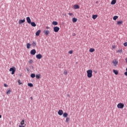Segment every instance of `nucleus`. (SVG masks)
<instances>
[{
    "label": "nucleus",
    "mask_w": 127,
    "mask_h": 127,
    "mask_svg": "<svg viewBox=\"0 0 127 127\" xmlns=\"http://www.w3.org/2000/svg\"><path fill=\"white\" fill-rule=\"evenodd\" d=\"M87 74L88 78H92L93 76V70L92 69H88L87 70Z\"/></svg>",
    "instance_id": "nucleus-1"
},
{
    "label": "nucleus",
    "mask_w": 127,
    "mask_h": 127,
    "mask_svg": "<svg viewBox=\"0 0 127 127\" xmlns=\"http://www.w3.org/2000/svg\"><path fill=\"white\" fill-rule=\"evenodd\" d=\"M112 64L113 66H114V67H117L118 64H119V62L117 61V60H114L112 61Z\"/></svg>",
    "instance_id": "nucleus-2"
},
{
    "label": "nucleus",
    "mask_w": 127,
    "mask_h": 127,
    "mask_svg": "<svg viewBox=\"0 0 127 127\" xmlns=\"http://www.w3.org/2000/svg\"><path fill=\"white\" fill-rule=\"evenodd\" d=\"M16 69L15 68V67H11L9 69V71L11 72L12 75H13V74H14V73L15 72Z\"/></svg>",
    "instance_id": "nucleus-3"
},
{
    "label": "nucleus",
    "mask_w": 127,
    "mask_h": 127,
    "mask_svg": "<svg viewBox=\"0 0 127 127\" xmlns=\"http://www.w3.org/2000/svg\"><path fill=\"white\" fill-rule=\"evenodd\" d=\"M125 107V104L123 103H119L117 105L118 109H123Z\"/></svg>",
    "instance_id": "nucleus-4"
},
{
    "label": "nucleus",
    "mask_w": 127,
    "mask_h": 127,
    "mask_svg": "<svg viewBox=\"0 0 127 127\" xmlns=\"http://www.w3.org/2000/svg\"><path fill=\"white\" fill-rule=\"evenodd\" d=\"M59 30H60V28H59V27H57V26L54 27V31L55 32H58Z\"/></svg>",
    "instance_id": "nucleus-5"
},
{
    "label": "nucleus",
    "mask_w": 127,
    "mask_h": 127,
    "mask_svg": "<svg viewBox=\"0 0 127 127\" xmlns=\"http://www.w3.org/2000/svg\"><path fill=\"white\" fill-rule=\"evenodd\" d=\"M30 53L31 55H35L36 54V50H35V49H33L31 51Z\"/></svg>",
    "instance_id": "nucleus-6"
},
{
    "label": "nucleus",
    "mask_w": 127,
    "mask_h": 127,
    "mask_svg": "<svg viewBox=\"0 0 127 127\" xmlns=\"http://www.w3.org/2000/svg\"><path fill=\"white\" fill-rule=\"evenodd\" d=\"M43 32L44 34L46 35V36H47L50 33V32L48 30H44Z\"/></svg>",
    "instance_id": "nucleus-7"
},
{
    "label": "nucleus",
    "mask_w": 127,
    "mask_h": 127,
    "mask_svg": "<svg viewBox=\"0 0 127 127\" xmlns=\"http://www.w3.org/2000/svg\"><path fill=\"white\" fill-rule=\"evenodd\" d=\"M26 20H27V23L29 24H30V23H31V19H30V17H26Z\"/></svg>",
    "instance_id": "nucleus-8"
},
{
    "label": "nucleus",
    "mask_w": 127,
    "mask_h": 127,
    "mask_svg": "<svg viewBox=\"0 0 127 127\" xmlns=\"http://www.w3.org/2000/svg\"><path fill=\"white\" fill-rule=\"evenodd\" d=\"M36 57L37 59H41V58H42V55H41L40 54H39L36 55Z\"/></svg>",
    "instance_id": "nucleus-9"
},
{
    "label": "nucleus",
    "mask_w": 127,
    "mask_h": 127,
    "mask_svg": "<svg viewBox=\"0 0 127 127\" xmlns=\"http://www.w3.org/2000/svg\"><path fill=\"white\" fill-rule=\"evenodd\" d=\"M73 7L74 9H78L80 8V6H79L78 4H75L73 5Z\"/></svg>",
    "instance_id": "nucleus-10"
},
{
    "label": "nucleus",
    "mask_w": 127,
    "mask_h": 127,
    "mask_svg": "<svg viewBox=\"0 0 127 127\" xmlns=\"http://www.w3.org/2000/svg\"><path fill=\"white\" fill-rule=\"evenodd\" d=\"M58 114V115H59V116H62V115H63V110H59Z\"/></svg>",
    "instance_id": "nucleus-11"
},
{
    "label": "nucleus",
    "mask_w": 127,
    "mask_h": 127,
    "mask_svg": "<svg viewBox=\"0 0 127 127\" xmlns=\"http://www.w3.org/2000/svg\"><path fill=\"white\" fill-rule=\"evenodd\" d=\"M25 22V19H24L23 20H19V24H21L22 23H24Z\"/></svg>",
    "instance_id": "nucleus-12"
},
{
    "label": "nucleus",
    "mask_w": 127,
    "mask_h": 127,
    "mask_svg": "<svg viewBox=\"0 0 127 127\" xmlns=\"http://www.w3.org/2000/svg\"><path fill=\"white\" fill-rule=\"evenodd\" d=\"M40 32H41V30H39L36 32V36H39V35L40 34Z\"/></svg>",
    "instance_id": "nucleus-13"
},
{
    "label": "nucleus",
    "mask_w": 127,
    "mask_h": 127,
    "mask_svg": "<svg viewBox=\"0 0 127 127\" xmlns=\"http://www.w3.org/2000/svg\"><path fill=\"white\" fill-rule=\"evenodd\" d=\"M30 24H31V25H32V26H33V27H35V26H36V24H35V22H31Z\"/></svg>",
    "instance_id": "nucleus-14"
},
{
    "label": "nucleus",
    "mask_w": 127,
    "mask_h": 127,
    "mask_svg": "<svg viewBox=\"0 0 127 127\" xmlns=\"http://www.w3.org/2000/svg\"><path fill=\"white\" fill-rule=\"evenodd\" d=\"M123 21H119L117 22V24L118 25H121V24H123Z\"/></svg>",
    "instance_id": "nucleus-15"
},
{
    "label": "nucleus",
    "mask_w": 127,
    "mask_h": 127,
    "mask_svg": "<svg viewBox=\"0 0 127 127\" xmlns=\"http://www.w3.org/2000/svg\"><path fill=\"white\" fill-rule=\"evenodd\" d=\"M117 2V0H113L111 2V4H116V3Z\"/></svg>",
    "instance_id": "nucleus-16"
},
{
    "label": "nucleus",
    "mask_w": 127,
    "mask_h": 127,
    "mask_svg": "<svg viewBox=\"0 0 127 127\" xmlns=\"http://www.w3.org/2000/svg\"><path fill=\"white\" fill-rule=\"evenodd\" d=\"M52 24H53V25H55H55H58V22H57V21H54L52 22Z\"/></svg>",
    "instance_id": "nucleus-17"
},
{
    "label": "nucleus",
    "mask_w": 127,
    "mask_h": 127,
    "mask_svg": "<svg viewBox=\"0 0 127 127\" xmlns=\"http://www.w3.org/2000/svg\"><path fill=\"white\" fill-rule=\"evenodd\" d=\"M64 118H67L68 117V114L67 113H64L63 114Z\"/></svg>",
    "instance_id": "nucleus-18"
},
{
    "label": "nucleus",
    "mask_w": 127,
    "mask_h": 127,
    "mask_svg": "<svg viewBox=\"0 0 127 127\" xmlns=\"http://www.w3.org/2000/svg\"><path fill=\"white\" fill-rule=\"evenodd\" d=\"M89 52H91V53L95 52V49H94V48H90L89 49Z\"/></svg>",
    "instance_id": "nucleus-19"
},
{
    "label": "nucleus",
    "mask_w": 127,
    "mask_h": 127,
    "mask_svg": "<svg viewBox=\"0 0 127 127\" xmlns=\"http://www.w3.org/2000/svg\"><path fill=\"white\" fill-rule=\"evenodd\" d=\"M98 17V15H92V18L93 19H96Z\"/></svg>",
    "instance_id": "nucleus-20"
},
{
    "label": "nucleus",
    "mask_w": 127,
    "mask_h": 127,
    "mask_svg": "<svg viewBox=\"0 0 127 127\" xmlns=\"http://www.w3.org/2000/svg\"><path fill=\"white\" fill-rule=\"evenodd\" d=\"M32 45L33 46V47H35V46H36V43H35L34 41H33L32 43Z\"/></svg>",
    "instance_id": "nucleus-21"
},
{
    "label": "nucleus",
    "mask_w": 127,
    "mask_h": 127,
    "mask_svg": "<svg viewBox=\"0 0 127 127\" xmlns=\"http://www.w3.org/2000/svg\"><path fill=\"white\" fill-rule=\"evenodd\" d=\"M113 72L115 74V75H118V74H119V71L115 69L113 70Z\"/></svg>",
    "instance_id": "nucleus-22"
},
{
    "label": "nucleus",
    "mask_w": 127,
    "mask_h": 127,
    "mask_svg": "<svg viewBox=\"0 0 127 127\" xmlns=\"http://www.w3.org/2000/svg\"><path fill=\"white\" fill-rule=\"evenodd\" d=\"M118 18H119V16H114L113 17L114 20H117V19H118Z\"/></svg>",
    "instance_id": "nucleus-23"
},
{
    "label": "nucleus",
    "mask_w": 127,
    "mask_h": 127,
    "mask_svg": "<svg viewBox=\"0 0 127 127\" xmlns=\"http://www.w3.org/2000/svg\"><path fill=\"white\" fill-rule=\"evenodd\" d=\"M77 20H78V19L76 18H72V22H76Z\"/></svg>",
    "instance_id": "nucleus-24"
},
{
    "label": "nucleus",
    "mask_w": 127,
    "mask_h": 127,
    "mask_svg": "<svg viewBox=\"0 0 127 127\" xmlns=\"http://www.w3.org/2000/svg\"><path fill=\"white\" fill-rule=\"evenodd\" d=\"M117 53H122L123 52L122 49H119L117 51Z\"/></svg>",
    "instance_id": "nucleus-25"
},
{
    "label": "nucleus",
    "mask_w": 127,
    "mask_h": 127,
    "mask_svg": "<svg viewBox=\"0 0 127 127\" xmlns=\"http://www.w3.org/2000/svg\"><path fill=\"white\" fill-rule=\"evenodd\" d=\"M40 74H36V78H37V79H40Z\"/></svg>",
    "instance_id": "nucleus-26"
},
{
    "label": "nucleus",
    "mask_w": 127,
    "mask_h": 127,
    "mask_svg": "<svg viewBox=\"0 0 127 127\" xmlns=\"http://www.w3.org/2000/svg\"><path fill=\"white\" fill-rule=\"evenodd\" d=\"M31 45H30V44L27 43V48L28 49H29V48H30Z\"/></svg>",
    "instance_id": "nucleus-27"
},
{
    "label": "nucleus",
    "mask_w": 127,
    "mask_h": 127,
    "mask_svg": "<svg viewBox=\"0 0 127 127\" xmlns=\"http://www.w3.org/2000/svg\"><path fill=\"white\" fill-rule=\"evenodd\" d=\"M31 78H35V74H34V73H32V74H31Z\"/></svg>",
    "instance_id": "nucleus-28"
},
{
    "label": "nucleus",
    "mask_w": 127,
    "mask_h": 127,
    "mask_svg": "<svg viewBox=\"0 0 127 127\" xmlns=\"http://www.w3.org/2000/svg\"><path fill=\"white\" fill-rule=\"evenodd\" d=\"M20 125H21V126H23V125H24V120H22L20 123Z\"/></svg>",
    "instance_id": "nucleus-29"
},
{
    "label": "nucleus",
    "mask_w": 127,
    "mask_h": 127,
    "mask_svg": "<svg viewBox=\"0 0 127 127\" xmlns=\"http://www.w3.org/2000/svg\"><path fill=\"white\" fill-rule=\"evenodd\" d=\"M28 86L29 87H33V84L32 83H28Z\"/></svg>",
    "instance_id": "nucleus-30"
},
{
    "label": "nucleus",
    "mask_w": 127,
    "mask_h": 127,
    "mask_svg": "<svg viewBox=\"0 0 127 127\" xmlns=\"http://www.w3.org/2000/svg\"><path fill=\"white\" fill-rule=\"evenodd\" d=\"M69 121H70V118H69L68 117L66 118V120H65L66 123H68V122H69Z\"/></svg>",
    "instance_id": "nucleus-31"
},
{
    "label": "nucleus",
    "mask_w": 127,
    "mask_h": 127,
    "mask_svg": "<svg viewBox=\"0 0 127 127\" xmlns=\"http://www.w3.org/2000/svg\"><path fill=\"white\" fill-rule=\"evenodd\" d=\"M29 64H32L33 63V61L32 60H31L29 61Z\"/></svg>",
    "instance_id": "nucleus-32"
},
{
    "label": "nucleus",
    "mask_w": 127,
    "mask_h": 127,
    "mask_svg": "<svg viewBox=\"0 0 127 127\" xmlns=\"http://www.w3.org/2000/svg\"><path fill=\"white\" fill-rule=\"evenodd\" d=\"M64 75H67V70H65L64 72Z\"/></svg>",
    "instance_id": "nucleus-33"
},
{
    "label": "nucleus",
    "mask_w": 127,
    "mask_h": 127,
    "mask_svg": "<svg viewBox=\"0 0 127 127\" xmlns=\"http://www.w3.org/2000/svg\"><path fill=\"white\" fill-rule=\"evenodd\" d=\"M18 83L19 85H21V84H22L21 81H20V80H18Z\"/></svg>",
    "instance_id": "nucleus-34"
},
{
    "label": "nucleus",
    "mask_w": 127,
    "mask_h": 127,
    "mask_svg": "<svg viewBox=\"0 0 127 127\" xmlns=\"http://www.w3.org/2000/svg\"><path fill=\"white\" fill-rule=\"evenodd\" d=\"M11 91H10V90H8L7 91V92H6V94H7V95H8V94H10V92H11Z\"/></svg>",
    "instance_id": "nucleus-35"
},
{
    "label": "nucleus",
    "mask_w": 127,
    "mask_h": 127,
    "mask_svg": "<svg viewBox=\"0 0 127 127\" xmlns=\"http://www.w3.org/2000/svg\"><path fill=\"white\" fill-rule=\"evenodd\" d=\"M69 54H72V53H73V51L70 50L68 52Z\"/></svg>",
    "instance_id": "nucleus-36"
},
{
    "label": "nucleus",
    "mask_w": 127,
    "mask_h": 127,
    "mask_svg": "<svg viewBox=\"0 0 127 127\" xmlns=\"http://www.w3.org/2000/svg\"><path fill=\"white\" fill-rule=\"evenodd\" d=\"M126 71H127L125 72V73H124V74H125V76H127V68H126Z\"/></svg>",
    "instance_id": "nucleus-37"
},
{
    "label": "nucleus",
    "mask_w": 127,
    "mask_h": 127,
    "mask_svg": "<svg viewBox=\"0 0 127 127\" xmlns=\"http://www.w3.org/2000/svg\"><path fill=\"white\" fill-rule=\"evenodd\" d=\"M68 15H70V16H71V15H73V13H68Z\"/></svg>",
    "instance_id": "nucleus-38"
},
{
    "label": "nucleus",
    "mask_w": 127,
    "mask_h": 127,
    "mask_svg": "<svg viewBox=\"0 0 127 127\" xmlns=\"http://www.w3.org/2000/svg\"><path fill=\"white\" fill-rule=\"evenodd\" d=\"M124 46H127V42L124 44Z\"/></svg>",
    "instance_id": "nucleus-39"
},
{
    "label": "nucleus",
    "mask_w": 127,
    "mask_h": 127,
    "mask_svg": "<svg viewBox=\"0 0 127 127\" xmlns=\"http://www.w3.org/2000/svg\"><path fill=\"white\" fill-rule=\"evenodd\" d=\"M112 48H113V49H115V48H116V46L115 45L113 46Z\"/></svg>",
    "instance_id": "nucleus-40"
},
{
    "label": "nucleus",
    "mask_w": 127,
    "mask_h": 127,
    "mask_svg": "<svg viewBox=\"0 0 127 127\" xmlns=\"http://www.w3.org/2000/svg\"><path fill=\"white\" fill-rule=\"evenodd\" d=\"M4 87H8V85L6 84H4Z\"/></svg>",
    "instance_id": "nucleus-41"
},
{
    "label": "nucleus",
    "mask_w": 127,
    "mask_h": 127,
    "mask_svg": "<svg viewBox=\"0 0 127 127\" xmlns=\"http://www.w3.org/2000/svg\"><path fill=\"white\" fill-rule=\"evenodd\" d=\"M50 28V27H48V26H47V27H46V29H49Z\"/></svg>",
    "instance_id": "nucleus-42"
},
{
    "label": "nucleus",
    "mask_w": 127,
    "mask_h": 127,
    "mask_svg": "<svg viewBox=\"0 0 127 127\" xmlns=\"http://www.w3.org/2000/svg\"><path fill=\"white\" fill-rule=\"evenodd\" d=\"M19 127H25V126H21V125H20V126H19Z\"/></svg>",
    "instance_id": "nucleus-43"
},
{
    "label": "nucleus",
    "mask_w": 127,
    "mask_h": 127,
    "mask_svg": "<svg viewBox=\"0 0 127 127\" xmlns=\"http://www.w3.org/2000/svg\"><path fill=\"white\" fill-rule=\"evenodd\" d=\"M30 99H31V100H33V98H32V97H30Z\"/></svg>",
    "instance_id": "nucleus-44"
},
{
    "label": "nucleus",
    "mask_w": 127,
    "mask_h": 127,
    "mask_svg": "<svg viewBox=\"0 0 127 127\" xmlns=\"http://www.w3.org/2000/svg\"><path fill=\"white\" fill-rule=\"evenodd\" d=\"M126 62L127 63V58L126 59Z\"/></svg>",
    "instance_id": "nucleus-45"
},
{
    "label": "nucleus",
    "mask_w": 127,
    "mask_h": 127,
    "mask_svg": "<svg viewBox=\"0 0 127 127\" xmlns=\"http://www.w3.org/2000/svg\"><path fill=\"white\" fill-rule=\"evenodd\" d=\"M0 119H1V115H0Z\"/></svg>",
    "instance_id": "nucleus-46"
},
{
    "label": "nucleus",
    "mask_w": 127,
    "mask_h": 127,
    "mask_svg": "<svg viewBox=\"0 0 127 127\" xmlns=\"http://www.w3.org/2000/svg\"><path fill=\"white\" fill-rule=\"evenodd\" d=\"M98 1H96V3H98Z\"/></svg>",
    "instance_id": "nucleus-47"
},
{
    "label": "nucleus",
    "mask_w": 127,
    "mask_h": 127,
    "mask_svg": "<svg viewBox=\"0 0 127 127\" xmlns=\"http://www.w3.org/2000/svg\"><path fill=\"white\" fill-rule=\"evenodd\" d=\"M95 73H97V71H95Z\"/></svg>",
    "instance_id": "nucleus-48"
}]
</instances>
